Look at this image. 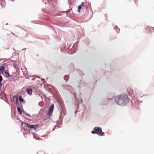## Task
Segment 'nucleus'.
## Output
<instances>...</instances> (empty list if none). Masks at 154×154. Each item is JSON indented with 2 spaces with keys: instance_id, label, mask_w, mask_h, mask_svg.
I'll return each instance as SVG.
<instances>
[{
  "instance_id": "nucleus-1",
  "label": "nucleus",
  "mask_w": 154,
  "mask_h": 154,
  "mask_svg": "<svg viewBox=\"0 0 154 154\" xmlns=\"http://www.w3.org/2000/svg\"><path fill=\"white\" fill-rule=\"evenodd\" d=\"M115 101L118 104L124 106L126 105L128 102V99L127 95L126 94L119 95L115 97Z\"/></svg>"
},
{
  "instance_id": "nucleus-2",
  "label": "nucleus",
  "mask_w": 154,
  "mask_h": 154,
  "mask_svg": "<svg viewBox=\"0 0 154 154\" xmlns=\"http://www.w3.org/2000/svg\"><path fill=\"white\" fill-rule=\"evenodd\" d=\"M91 133L92 134H97L100 136H104L105 134L102 131L101 128L100 127H95L94 128V131H92Z\"/></svg>"
},
{
  "instance_id": "nucleus-3",
  "label": "nucleus",
  "mask_w": 154,
  "mask_h": 154,
  "mask_svg": "<svg viewBox=\"0 0 154 154\" xmlns=\"http://www.w3.org/2000/svg\"><path fill=\"white\" fill-rule=\"evenodd\" d=\"M26 125L27 127L29 128V130L32 129H33L34 130H35L38 127V125H30L28 123L26 124Z\"/></svg>"
},
{
  "instance_id": "nucleus-4",
  "label": "nucleus",
  "mask_w": 154,
  "mask_h": 154,
  "mask_svg": "<svg viewBox=\"0 0 154 154\" xmlns=\"http://www.w3.org/2000/svg\"><path fill=\"white\" fill-rule=\"evenodd\" d=\"M54 107V105L52 104L50 107L48 111V115L50 116L53 111V109Z\"/></svg>"
},
{
  "instance_id": "nucleus-5",
  "label": "nucleus",
  "mask_w": 154,
  "mask_h": 154,
  "mask_svg": "<svg viewBox=\"0 0 154 154\" xmlns=\"http://www.w3.org/2000/svg\"><path fill=\"white\" fill-rule=\"evenodd\" d=\"M148 32H154V28L150 26H147L146 28Z\"/></svg>"
},
{
  "instance_id": "nucleus-6",
  "label": "nucleus",
  "mask_w": 154,
  "mask_h": 154,
  "mask_svg": "<svg viewBox=\"0 0 154 154\" xmlns=\"http://www.w3.org/2000/svg\"><path fill=\"white\" fill-rule=\"evenodd\" d=\"M27 93L30 95H31L32 92V90L31 88H27Z\"/></svg>"
},
{
  "instance_id": "nucleus-7",
  "label": "nucleus",
  "mask_w": 154,
  "mask_h": 154,
  "mask_svg": "<svg viewBox=\"0 0 154 154\" xmlns=\"http://www.w3.org/2000/svg\"><path fill=\"white\" fill-rule=\"evenodd\" d=\"M128 94L129 95H131L132 97L134 96V93L132 90H130L128 91Z\"/></svg>"
},
{
  "instance_id": "nucleus-8",
  "label": "nucleus",
  "mask_w": 154,
  "mask_h": 154,
  "mask_svg": "<svg viewBox=\"0 0 154 154\" xmlns=\"http://www.w3.org/2000/svg\"><path fill=\"white\" fill-rule=\"evenodd\" d=\"M5 69V68L4 66H0V73H2Z\"/></svg>"
},
{
  "instance_id": "nucleus-9",
  "label": "nucleus",
  "mask_w": 154,
  "mask_h": 154,
  "mask_svg": "<svg viewBox=\"0 0 154 154\" xmlns=\"http://www.w3.org/2000/svg\"><path fill=\"white\" fill-rule=\"evenodd\" d=\"M17 110L18 111V112L20 114H21L22 113V111L21 110V109L20 108V107L19 106H17Z\"/></svg>"
},
{
  "instance_id": "nucleus-10",
  "label": "nucleus",
  "mask_w": 154,
  "mask_h": 154,
  "mask_svg": "<svg viewBox=\"0 0 154 154\" xmlns=\"http://www.w3.org/2000/svg\"><path fill=\"white\" fill-rule=\"evenodd\" d=\"M19 101H20L22 102L23 103V102L25 103V102L23 100V99L22 98V97L21 96H19Z\"/></svg>"
},
{
  "instance_id": "nucleus-11",
  "label": "nucleus",
  "mask_w": 154,
  "mask_h": 154,
  "mask_svg": "<svg viewBox=\"0 0 154 154\" xmlns=\"http://www.w3.org/2000/svg\"><path fill=\"white\" fill-rule=\"evenodd\" d=\"M13 99L15 101L16 100H18V97L16 95L14 96L13 97Z\"/></svg>"
},
{
  "instance_id": "nucleus-12",
  "label": "nucleus",
  "mask_w": 154,
  "mask_h": 154,
  "mask_svg": "<svg viewBox=\"0 0 154 154\" xmlns=\"http://www.w3.org/2000/svg\"><path fill=\"white\" fill-rule=\"evenodd\" d=\"M5 75L6 77H8L9 76V74L8 72H6V71H5Z\"/></svg>"
},
{
  "instance_id": "nucleus-13",
  "label": "nucleus",
  "mask_w": 154,
  "mask_h": 154,
  "mask_svg": "<svg viewBox=\"0 0 154 154\" xmlns=\"http://www.w3.org/2000/svg\"><path fill=\"white\" fill-rule=\"evenodd\" d=\"M82 7H81V6H80V5H79L78 6V12H80V9H82Z\"/></svg>"
},
{
  "instance_id": "nucleus-14",
  "label": "nucleus",
  "mask_w": 154,
  "mask_h": 154,
  "mask_svg": "<svg viewBox=\"0 0 154 154\" xmlns=\"http://www.w3.org/2000/svg\"><path fill=\"white\" fill-rule=\"evenodd\" d=\"M2 80V78L1 75H0V85H1V82Z\"/></svg>"
},
{
  "instance_id": "nucleus-15",
  "label": "nucleus",
  "mask_w": 154,
  "mask_h": 154,
  "mask_svg": "<svg viewBox=\"0 0 154 154\" xmlns=\"http://www.w3.org/2000/svg\"><path fill=\"white\" fill-rule=\"evenodd\" d=\"M69 77V76L68 75H66L65 76H64V78L65 79V80H66V78H68Z\"/></svg>"
},
{
  "instance_id": "nucleus-16",
  "label": "nucleus",
  "mask_w": 154,
  "mask_h": 154,
  "mask_svg": "<svg viewBox=\"0 0 154 154\" xmlns=\"http://www.w3.org/2000/svg\"><path fill=\"white\" fill-rule=\"evenodd\" d=\"M80 5L81 6V7H84V4L83 2H82Z\"/></svg>"
},
{
  "instance_id": "nucleus-17",
  "label": "nucleus",
  "mask_w": 154,
  "mask_h": 154,
  "mask_svg": "<svg viewBox=\"0 0 154 154\" xmlns=\"http://www.w3.org/2000/svg\"><path fill=\"white\" fill-rule=\"evenodd\" d=\"M15 101V103L16 104H18V100H16Z\"/></svg>"
},
{
  "instance_id": "nucleus-18",
  "label": "nucleus",
  "mask_w": 154,
  "mask_h": 154,
  "mask_svg": "<svg viewBox=\"0 0 154 154\" xmlns=\"http://www.w3.org/2000/svg\"><path fill=\"white\" fill-rule=\"evenodd\" d=\"M116 27H117V29H116V30H119V28L117 26H116Z\"/></svg>"
},
{
  "instance_id": "nucleus-19",
  "label": "nucleus",
  "mask_w": 154,
  "mask_h": 154,
  "mask_svg": "<svg viewBox=\"0 0 154 154\" xmlns=\"http://www.w3.org/2000/svg\"><path fill=\"white\" fill-rule=\"evenodd\" d=\"M115 28H116V29H117V27H115Z\"/></svg>"
}]
</instances>
